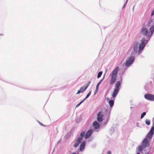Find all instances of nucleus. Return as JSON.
Listing matches in <instances>:
<instances>
[{
  "label": "nucleus",
  "mask_w": 154,
  "mask_h": 154,
  "mask_svg": "<svg viewBox=\"0 0 154 154\" xmlns=\"http://www.w3.org/2000/svg\"><path fill=\"white\" fill-rule=\"evenodd\" d=\"M119 67L117 66L112 71L109 76L111 78L109 82V84L112 85L114 84L116 81L117 78V75Z\"/></svg>",
  "instance_id": "f257e3e1"
},
{
  "label": "nucleus",
  "mask_w": 154,
  "mask_h": 154,
  "mask_svg": "<svg viewBox=\"0 0 154 154\" xmlns=\"http://www.w3.org/2000/svg\"><path fill=\"white\" fill-rule=\"evenodd\" d=\"M154 134V127H153L151 128L149 134L146 135L144 139V141L146 143L148 142L147 139L150 140L152 137V135Z\"/></svg>",
  "instance_id": "f03ea898"
},
{
  "label": "nucleus",
  "mask_w": 154,
  "mask_h": 154,
  "mask_svg": "<svg viewBox=\"0 0 154 154\" xmlns=\"http://www.w3.org/2000/svg\"><path fill=\"white\" fill-rule=\"evenodd\" d=\"M147 140L148 142L146 143L144 142V140L142 142V144L138 147V150L139 151H141L143 149L145 148L146 146H149V140L148 139H147Z\"/></svg>",
  "instance_id": "7ed1b4c3"
},
{
  "label": "nucleus",
  "mask_w": 154,
  "mask_h": 154,
  "mask_svg": "<svg viewBox=\"0 0 154 154\" xmlns=\"http://www.w3.org/2000/svg\"><path fill=\"white\" fill-rule=\"evenodd\" d=\"M134 57L133 56L130 57L127 60L125 63V66H129L134 61Z\"/></svg>",
  "instance_id": "20e7f679"
},
{
  "label": "nucleus",
  "mask_w": 154,
  "mask_h": 154,
  "mask_svg": "<svg viewBox=\"0 0 154 154\" xmlns=\"http://www.w3.org/2000/svg\"><path fill=\"white\" fill-rule=\"evenodd\" d=\"M144 98L148 100L154 101V95L150 94H146L144 95Z\"/></svg>",
  "instance_id": "39448f33"
},
{
  "label": "nucleus",
  "mask_w": 154,
  "mask_h": 154,
  "mask_svg": "<svg viewBox=\"0 0 154 154\" xmlns=\"http://www.w3.org/2000/svg\"><path fill=\"white\" fill-rule=\"evenodd\" d=\"M139 45V44L138 43H135L133 47V50L132 51V53L134 54V53H137L139 52V54L140 53V51L139 50L138 48V46Z\"/></svg>",
  "instance_id": "423d86ee"
},
{
  "label": "nucleus",
  "mask_w": 154,
  "mask_h": 154,
  "mask_svg": "<svg viewBox=\"0 0 154 154\" xmlns=\"http://www.w3.org/2000/svg\"><path fill=\"white\" fill-rule=\"evenodd\" d=\"M103 115L102 114L101 112H99L97 114V120L98 122H102L103 119Z\"/></svg>",
  "instance_id": "0eeeda50"
},
{
  "label": "nucleus",
  "mask_w": 154,
  "mask_h": 154,
  "mask_svg": "<svg viewBox=\"0 0 154 154\" xmlns=\"http://www.w3.org/2000/svg\"><path fill=\"white\" fill-rule=\"evenodd\" d=\"M144 39L143 41L142 40V42L139 45V50L140 52L144 48L145 46V44L144 43Z\"/></svg>",
  "instance_id": "6e6552de"
},
{
  "label": "nucleus",
  "mask_w": 154,
  "mask_h": 154,
  "mask_svg": "<svg viewBox=\"0 0 154 154\" xmlns=\"http://www.w3.org/2000/svg\"><path fill=\"white\" fill-rule=\"evenodd\" d=\"M141 32L143 35L148 36V31L146 28L144 27H142L141 30Z\"/></svg>",
  "instance_id": "1a4fd4ad"
},
{
  "label": "nucleus",
  "mask_w": 154,
  "mask_h": 154,
  "mask_svg": "<svg viewBox=\"0 0 154 154\" xmlns=\"http://www.w3.org/2000/svg\"><path fill=\"white\" fill-rule=\"evenodd\" d=\"M92 133V130H89L86 133L85 136V137L86 139H88L91 135Z\"/></svg>",
  "instance_id": "9d476101"
},
{
  "label": "nucleus",
  "mask_w": 154,
  "mask_h": 154,
  "mask_svg": "<svg viewBox=\"0 0 154 154\" xmlns=\"http://www.w3.org/2000/svg\"><path fill=\"white\" fill-rule=\"evenodd\" d=\"M154 32V25L149 29V32L148 34V36L151 37Z\"/></svg>",
  "instance_id": "9b49d317"
},
{
  "label": "nucleus",
  "mask_w": 154,
  "mask_h": 154,
  "mask_svg": "<svg viewBox=\"0 0 154 154\" xmlns=\"http://www.w3.org/2000/svg\"><path fill=\"white\" fill-rule=\"evenodd\" d=\"M85 142L83 141L81 143L80 146V150L81 151H83L85 148Z\"/></svg>",
  "instance_id": "f8f14e48"
},
{
  "label": "nucleus",
  "mask_w": 154,
  "mask_h": 154,
  "mask_svg": "<svg viewBox=\"0 0 154 154\" xmlns=\"http://www.w3.org/2000/svg\"><path fill=\"white\" fill-rule=\"evenodd\" d=\"M81 141V139L78 138L75 142V143L73 145L75 147H76L79 145Z\"/></svg>",
  "instance_id": "ddd939ff"
},
{
  "label": "nucleus",
  "mask_w": 154,
  "mask_h": 154,
  "mask_svg": "<svg viewBox=\"0 0 154 154\" xmlns=\"http://www.w3.org/2000/svg\"><path fill=\"white\" fill-rule=\"evenodd\" d=\"M87 88L84 86V87H81L80 88V89L77 92L76 94H78L81 92H83Z\"/></svg>",
  "instance_id": "4468645a"
},
{
  "label": "nucleus",
  "mask_w": 154,
  "mask_h": 154,
  "mask_svg": "<svg viewBox=\"0 0 154 154\" xmlns=\"http://www.w3.org/2000/svg\"><path fill=\"white\" fill-rule=\"evenodd\" d=\"M94 127L96 129H98L100 127L99 123L97 122H94L93 124Z\"/></svg>",
  "instance_id": "2eb2a0df"
},
{
  "label": "nucleus",
  "mask_w": 154,
  "mask_h": 154,
  "mask_svg": "<svg viewBox=\"0 0 154 154\" xmlns=\"http://www.w3.org/2000/svg\"><path fill=\"white\" fill-rule=\"evenodd\" d=\"M119 91V90L115 88L112 94V96L113 97H115L116 96Z\"/></svg>",
  "instance_id": "dca6fc26"
},
{
  "label": "nucleus",
  "mask_w": 154,
  "mask_h": 154,
  "mask_svg": "<svg viewBox=\"0 0 154 154\" xmlns=\"http://www.w3.org/2000/svg\"><path fill=\"white\" fill-rule=\"evenodd\" d=\"M120 85V83L119 81H117L116 82V89H118V90H119V87Z\"/></svg>",
  "instance_id": "f3484780"
},
{
  "label": "nucleus",
  "mask_w": 154,
  "mask_h": 154,
  "mask_svg": "<svg viewBox=\"0 0 154 154\" xmlns=\"http://www.w3.org/2000/svg\"><path fill=\"white\" fill-rule=\"evenodd\" d=\"M85 132L84 131L82 132L80 134V136L78 138H79L80 139H81V140H82V138L84 137L85 134Z\"/></svg>",
  "instance_id": "a211bd4d"
},
{
  "label": "nucleus",
  "mask_w": 154,
  "mask_h": 154,
  "mask_svg": "<svg viewBox=\"0 0 154 154\" xmlns=\"http://www.w3.org/2000/svg\"><path fill=\"white\" fill-rule=\"evenodd\" d=\"M109 104L110 107H112L114 103L113 100H110L109 101Z\"/></svg>",
  "instance_id": "6ab92c4d"
},
{
  "label": "nucleus",
  "mask_w": 154,
  "mask_h": 154,
  "mask_svg": "<svg viewBox=\"0 0 154 154\" xmlns=\"http://www.w3.org/2000/svg\"><path fill=\"white\" fill-rule=\"evenodd\" d=\"M101 82H102V80L100 81L97 84V85L96 86V91H97L98 90V88H99V85L101 83Z\"/></svg>",
  "instance_id": "aec40b11"
},
{
  "label": "nucleus",
  "mask_w": 154,
  "mask_h": 154,
  "mask_svg": "<svg viewBox=\"0 0 154 154\" xmlns=\"http://www.w3.org/2000/svg\"><path fill=\"white\" fill-rule=\"evenodd\" d=\"M102 74V72H99L98 74L97 77V78H100L101 77V76Z\"/></svg>",
  "instance_id": "412c9836"
},
{
  "label": "nucleus",
  "mask_w": 154,
  "mask_h": 154,
  "mask_svg": "<svg viewBox=\"0 0 154 154\" xmlns=\"http://www.w3.org/2000/svg\"><path fill=\"white\" fill-rule=\"evenodd\" d=\"M146 114V112H143L141 115V116H140V118L142 119L143 118L144 116H145Z\"/></svg>",
  "instance_id": "4be33fe9"
},
{
  "label": "nucleus",
  "mask_w": 154,
  "mask_h": 154,
  "mask_svg": "<svg viewBox=\"0 0 154 154\" xmlns=\"http://www.w3.org/2000/svg\"><path fill=\"white\" fill-rule=\"evenodd\" d=\"M91 91L89 92L86 96V98L84 100H85L86 99L88 98L89 97V96L91 95Z\"/></svg>",
  "instance_id": "5701e85b"
},
{
  "label": "nucleus",
  "mask_w": 154,
  "mask_h": 154,
  "mask_svg": "<svg viewBox=\"0 0 154 154\" xmlns=\"http://www.w3.org/2000/svg\"><path fill=\"white\" fill-rule=\"evenodd\" d=\"M146 125H149L150 124V121L148 120H146Z\"/></svg>",
  "instance_id": "b1692460"
},
{
  "label": "nucleus",
  "mask_w": 154,
  "mask_h": 154,
  "mask_svg": "<svg viewBox=\"0 0 154 154\" xmlns=\"http://www.w3.org/2000/svg\"><path fill=\"white\" fill-rule=\"evenodd\" d=\"M90 83H91V82H89L87 84H86L85 85H84V86H85L87 88L88 87L89 85H90Z\"/></svg>",
  "instance_id": "393cba45"
},
{
  "label": "nucleus",
  "mask_w": 154,
  "mask_h": 154,
  "mask_svg": "<svg viewBox=\"0 0 154 154\" xmlns=\"http://www.w3.org/2000/svg\"><path fill=\"white\" fill-rule=\"evenodd\" d=\"M85 100H84L82 101L77 104L76 106V107H79L80 105L83 102V101Z\"/></svg>",
  "instance_id": "a878e982"
},
{
  "label": "nucleus",
  "mask_w": 154,
  "mask_h": 154,
  "mask_svg": "<svg viewBox=\"0 0 154 154\" xmlns=\"http://www.w3.org/2000/svg\"><path fill=\"white\" fill-rule=\"evenodd\" d=\"M152 19L151 20L148 22V26H150V24H151V23L152 22Z\"/></svg>",
  "instance_id": "bb28decb"
},
{
  "label": "nucleus",
  "mask_w": 154,
  "mask_h": 154,
  "mask_svg": "<svg viewBox=\"0 0 154 154\" xmlns=\"http://www.w3.org/2000/svg\"><path fill=\"white\" fill-rule=\"evenodd\" d=\"M154 15V10L152 12V13H151V16H153Z\"/></svg>",
  "instance_id": "cd10ccee"
},
{
  "label": "nucleus",
  "mask_w": 154,
  "mask_h": 154,
  "mask_svg": "<svg viewBox=\"0 0 154 154\" xmlns=\"http://www.w3.org/2000/svg\"><path fill=\"white\" fill-rule=\"evenodd\" d=\"M107 154H111V152H110V151H108L107 152Z\"/></svg>",
  "instance_id": "c85d7f7f"
},
{
  "label": "nucleus",
  "mask_w": 154,
  "mask_h": 154,
  "mask_svg": "<svg viewBox=\"0 0 154 154\" xmlns=\"http://www.w3.org/2000/svg\"><path fill=\"white\" fill-rule=\"evenodd\" d=\"M39 124H40V125H41L43 126V125L42 124V123H41V122H39Z\"/></svg>",
  "instance_id": "c756f323"
},
{
  "label": "nucleus",
  "mask_w": 154,
  "mask_h": 154,
  "mask_svg": "<svg viewBox=\"0 0 154 154\" xmlns=\"http://www.w3.org/2000/svg\"><path fill=\"white\" fill-rule=\"evenodd\" d=\"M72 154H76L75 152H73Z\"/></svg>",
  "instance_id": "7c9ffc66"
},
{
  "label": "nucleus",
  "mask_w": 154,
  "mask_h": 154,
  "mask_svg": "<svg viewBox=\"0 0 154 154\" xmlns=\"http://www.w3.org/2000/svg\"><path fill=\"white\" fill-rule=\"evenodd\" d=\"M137 154H140L139 153H137Z\"/></svg>",
  "instance_id": "2f4dec72"
},
{
  "label": "nucleus",
  "mask_w": 154,
  "mask_h": 154,
  "mask_svg": "<svg viewBox=\"0 0 154 154\" xmlns=\"http://www.w3.org/2000/svg\"><path fill=\"white\" fill-rule=\"evenodd\" d=\"M128 0H127V1Z\"/></svg>",
  "instance_id": "473e14b6"
}]
</instances>
